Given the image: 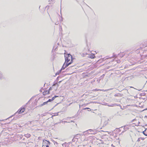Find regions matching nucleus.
<instances>
[{
	"label": "nucleus",
	"instance_id": "f257e3e1",
	"mask_svg": "<svg viewBox=\"0 0 147 147\" xmlns=\"http://www.w3.org/2000/svg\"><path fill=\"white\" fill-rule=\"evenodd\" d=\"M65 62L64 63L61 71L64 70L73 62L72 56L70 54H65Z\"/></svg>",
	"mask_w": 147,
	"mask_h": 147
},
{
	"label": "nucleus",
	"instance_id": "f03ea898",
	"mask_svg": "<svg viewBox=\"0 0 147 147\" xmlns=\"http://www.w3.org/2000/svg\"><path fill=\"white\" fill-rule=\"evenodd\" d=\"M50 144L49 141L46 140H44L43 142L42 147H49Z\"/></svg>",
	"mask_w": 147,
	"mask_h": 147
},
{
	"label": "nucleus",
	"instance_id": "7ed1b4c3",
	"mask_svg": "<svg viewBox=\"0 0 147 147\" xmlns=\"http://www.w3.org/2000/svg\"><path fill=\"white\" fill-rule=\"evenodd\" d=\"M25 110V109L24 108H21L18 111V112L19 114L21 113L24 112Z\"/></svg>",
	"mask_w": 147,
	"mask_h": 147
},
{
	"label": "nucleus",
	"instance_id": "20e7f679",
	"mask_svg": "<svg viewBox=\"0 0 147 147\" xmlns=\"http://www.w3.org/2000/svg\"><path fill=\"white\" fill-rule=\"evenodd\" d=\"M49 94V90H46L43 92V95H45Z\"/></svg>",
	"mask_w": 147,
	"mask_h": 147
},
{
	"label": "nucleus",
	"instance_id": "39448f33",
	"mask_svg": "<svg viewBox=\"0 0 147 147\" xmlns=\"http://www.w3.org/2000/svg\"><path fill=\"white\" fill-rule=\"evenodd\" d=\"M90 57L91 59L95 58L96 57L94 54H91L89 56Z\"/></svg>",
	"mask_w": 147,
	"mask_h": 147
},
{
	"label": "nucleus",
	"instance_id": "423d86ee",
	"mask_svg": "<svg viewBox=\"0 0 147 147\" xmlns=\"http://www.w3.org/2000/svg\"><path fill=\"white\" fill-rule=\"evenodd\" d=\"M143 133L145 135L147 136V128L143 131Z\"/></svg>",
	"mask_w": 147,
	"mask_h": 147
},
{
	"label": "nucleus",
	"instance_id": "0eeeda50",
	"mask_svg": "<svg viewBox=\"0 0 147 147\" xmlns=\"http://www.w3.org/2000/svg\"><path fill=\"white\" fill-rule=\"evenodd\" d=\"M47 101H46V102H44L41 105V106H43V105H45V104H47Z\"/></svg>",
	"mask_w": 147,
	"mask_h": 147
},
{
	"label": "nucleus",
	"instance_id": "6e6552de",
	"mask_svg": "<svg viewBox=\"0 0 147 147\" xmlns=\"http://www.w3.org/2000/svg\"><path fill=\"white\" fill-rule=\"evenodd\" d=\"M26 136L28 138H30L31 136L30 135V134H26Z\"/></svg>",
	"mask_w": 147,
	"mask_h": 147
},
{
	"label": "nucleus",
	"instance_id": "1a4fd4ad",
	"mask_svg": "<svg viewBox=\"0 0 147 147\" xmlns=\"http://www.w3.org/2000/svg\"><path fill=\"white\" fill-rule=\"evenodd\" d=\"M144 140V138H139L138 139V140Z\"/></svg>",
	"mask_w": 147,
	"mask_h": 147
},
{
	"label": "nucleus",
	"instance_id": "9d476101",
	"mask_svg": "<svg viewBox=\"0 0 147 147\" xmlns=\"http://www.w3.org/2000/svg\"><path fill=\"white\" fill-rule=\"evenodd\" d=\"M52 100H51V99H49L47 101V102H51V101Z\"/></svg>",
	"mask_w": 147,
	"mask_h": 147
},
{
	"label": "nucleus",
	"instance_id": "9b49d317",
	"mask_svg": "<svg viewBox=\"0 0 147 147\" xmlns=\"http://www.w3.org/2000/svg\"><path fill=\"white\" fill-rule=\"evenodd\" d=\"M90 108H85L83 109L84 110H85L86 109H90Z\"/></svg>",
	"mask_w": 147,
	"mask_h": 147
},
{
	"label": "nucleus",
	"instance_id": "f8f14e48",
	"mask_svg": "<svg viewBox=\"0 0 147 147\" xmlns=\"http://www.w3.org/2000/svg\"><path fill=\"white\" fill-rule=\"evenodd\" d=\"M54 99V97H53V98H52V99H51V100H53Z\"/></svg>",
	"mask_w": 147,
	"mask_h": 147
},
{
	"label": "nucleus",
	"instance_id": "ddd939ff",
	"mask_svg": "<svg viewBox=\"0 0 147 147\" xmlns=\"http://www.w3.org/2000/svg\"><path fill=\"white\" fill-rule=\"evenodd\" d=\"M97 90V91L101 90H100V89H98V90Z\"/></svg>",
	"mask_w": 147,
	"mask_h": 147
},
{
	"label": "nucleus",
	"instance_id": "4468645a",
	"mask_svg": "<svg viewBox=\"0 0 147 147\" xmlns=\"http://www.w3.org/2000/svg\"><path fill=\"white\" fill-rule=\"evenodd\" d=\"M59 78V77H58V78H57V80H58Z\"/></svg>",
	"mask_w": 147,
	"mask_h": 147
},
{
	"label": "nucleus",
	"instance_id": "2eb2a0df",
	"mask_svg": "<svg viewBox=\"0 0 147 147\" xmlns=\"http://www.w3.org/2000/svg\"><path fill=\"white\" fill-rule=\"evenodd\" d=\"M140 140H138V141H140Z\"/></svg>",
	"mask_w": 147,
	"mask_h": 147
},
{
	"label": "nucleus",
	"instance_id": "dca6fc26",
	"mask_svg": "<svg viewBox=\"0 0 147 147\" xmlns=\"http://www.w3.org/2000/svg\"><path fill=\"white\" fill-rule=\"evenodd\" d=\"M61 82V81H60L59 82V83H60Z\"/></svg>",
	"mask_w": 147,
	"mask_h": 147
},
{
	"label": "nucleus",
	"instance_id": "f3484780",
	"mask_svg": "<svg viewBox=\"0 0 147 147\" xmlns=\"http://www.w3.org/2000/svg\"><path fill=\"white\" fill-rule=\"evenodd\" d=\"M146 117L147 118V115L146 116Z\"/></svg>",
	"mask_w": 147,
	"mask_h": 147
},
{
	"label": "nucleus",
	"instance_id": "a211bd4d",
	"mask_svg": "<svg viewBox=\"0 0 147 147\" xmlns=\"http://www.w3.org/2000/svg\"><path fill=\"white\" fill-rule=\"evenodd\" d=\"M99 60H98V61H99Z\"/></svg>",
	"mask_w": 147,
	"mask_h": 147
}]
</instances>
